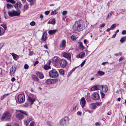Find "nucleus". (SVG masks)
I'll return each instance as SVG.
<instances>
[{
	"instance_id": "obj_22",
	"label": "nucleus",
	"mask_w": 126,
	"mask_h": 126,
	"mask_svg": "<svg viewBox=\"0 0 126 126\" xmlns=\"http://www.w3.org/2000/svg\"><path fill=\"white\" fill-rule=\"evenodd\" d=\"M12 55L14 59L15 60H17V59L19 58L18 56L14 53H12Z\"/></svg>"
},
{
	"instance_id": "obj_38",
	"label": "nucleus",
	"mask_w": 126,
	"mask_h": 126,
	"mask_svg": "<svg viewBox=\"0 0 126 126\" xmlns=\"http://www.w3.org/2000/svg\"><path fill=\"white\" fill-rule=\"evenodd\" d=\"M58 13V12L56 10H54V11H52L51 13V15H54Z\"/></svg>"
},
{
	"instance_id": "obj_62",
	"label": "nucleus",
	"mask_w": 126,
	"mask_h": 126,
	"mask_svg": "<svg viewBox=\"0 0 126 126\" xmlns=\"http://www.w3.org/2000/svg\"><path fill=\"white\" fill-rule=\"evenodd\" d=\"M81 112L80 111H78L77 113V114L79 115H81Z\"/></svg>"
},
{
	"instance_id": "obj_48",
	"label": "nucleus",
	"mask_w": 126,
	"mask_h": 126,
	"mask_svg": "<svg viewBox=\"0 0 126 126\" xmlns=\"http://www.w3.org/2000/svg\"><path fill=\"white\" fill-rule=\"evenodd\" d=\"M101 97L102 98H103L105 96V94H104L102 92H101Z\"/></svg>"
},
{
	"instance_id": "obj_44",
	"label": "nucleus",
	"mask_w": 126,
	"mask_h": 126,
	"mask_svg": "<svg viewBox=\"0 0 126 126\" xmlns=\"http://www.w3.org/2000/svg\"><path fill=\"white\" fill-rule=\"evenodd\" d=\"M35 23L34 21L31 22L30 23V25L32 26H34L35 25Z\"/></svg>"
},
{
	"instance_id": "obj_52",
	"label": "nucleus",
	"mask_w": 126,
	"mask_h": 126,
	"mask_svg": "<svg viewBox=\"0 0 126 126\" xmlns=\"http://www.w3.org/2000/svg\"><path fill=\"white\" fill-rule=\"evenodd\" d=\"M27 119L28 121L30 122L32 120V118L31 117H30L27 118Z\"/></svg>"
},
{
	"instance_id": "obj_16",
	"label": "nucleus",
	"mask_w": 126,
	"mask_h": 126,
	"mask_svg": "<svg viewBox=\"0 0 126 126\" xmlns=\"http://www.w3.org/2000/svg\"><path fill=\"white\" fill-rule=\"evenodd\" d=\"M16 117L18 119L21 120L23 118L24 116L20 113H18L16 114Z\"/></svg>"
},
{
	"instance_id": "obj_54",
	"label": "nucleus",
	"mask_w": 126,
	"mask_h": 126,
	"mask_svg": "<svg viewBox=\"0 0 126 126\" xmlns=\"http://www.w3.org/2000/svg\"><path fill=\"white\" fill-rule=\"evenodd\" d=\"M50 11H46L45 12V14L46 15H48Z\"/></svg>"
},
{
	"instance_id": "obj_18",
	"label": "nucleus",
	"mask_w": 126,
	"mask_h": 126,
	"mask_svg": "<svg viewBox=\"0 0 126 126\" xmlns=\"http://www.w3.org/2000/svg\"><path fill=\"white\" fill-rule=\"evenodd\" d=\"M102 91L104 92H106L108 90V87L106 85H102Z\"/></svg>"
},
{
	"instance_id": "obj_36",
	"label": "nucleus",
	"mask_w": 126,
	"mask_h": 126,
	"mask_svg": "<svg viewBox=\"0 0 126 126\" xmlns=\"http://www.w3.org/2000/svg\"><path fill=\"white\" fill-rule=\"evenodd\" d=\"M7 2H10L12 4H14L15 3V1L14 0H6Z\"/></svg>"
},
{
	"instance_id": "obj_4",
	"label": "nucleus",
	"mask_w": 126,
	"mask_h": 126,
	"mask_svg": "<svg viewBox=\"0 0 126 126\" xmlns=\"http://www.w3.org/2000/svg\"><path fill=\"white\" fill-rule=\"evenodd\" d=\"M8 15L10 16L13 17L14 16H19L20 13V11H15L12 10L8 12Z\"/></svg>"
},
{
	"instance_id": "obj_34",
	"label": "nucleus",
	"mask_w": 126,
	"mask_h": 126,
	"mask_svg": "<svg viewBox=\"0 0 126 126\" xmlns=\"http://www.w3.org/2000/svg\"><path fill=\"white\" fill-rule=\"evenodd\" d=\"M98 73L101 76L105 74V73L104 72L100 71H98Z\"/></svg>"
},
{
	"instance_id": "obj_46",
	"label": "nucleus",
	"mask_w": 126,
	"mask_h": 126,
	"mask_svg": "<svg viewBox=\"0 0 126 126\" xmlns=\"http://www.w3.org/2000/svg\"><path fill=\"white\" fill-rule=\"evenodd\" d=\"M102 103L101 102H97L95 103L96 106L97 105L98 106H100L101 105Z\"/></svg>"
},
{
	"instance_id": "obj_30",
	"label": "nucleus",
	"mask_w": 126,
	"mask_h": 126,
	"mask_svg": "<svg viewBox=\"0 0 126 126\" xmlns=\"http://www.w3.org/2000/svg\"><path fill=\"white\" fill-rule=\"evenodd\" d=\"M9 94H4L3 95L1 96L0 98L1 100H2L5 98L6 97L8 96Z\"/></svg>"
},
{
	"instance_id": "obj_14",
	"label": "nucleus",
	"mask_w": 126,
	"mask_h": 126,
	"mask_svg": "<svg viewBox=\"0 0 126 126\" xmlns=\"http://www.w3.org/2000/svg\"><path fill=\"white\" fill-rule=\"evenodd\" d=\"M66 46V41L65 40H63L62 41L60 45V47L62 48H65Z\"/></svg>"
},
{
	"instance_id": "obj_50",
	"label": "nucleus",
	"mask_w": 126,
	"mask_h": 126,
	"mask_svg": "<svg viewBox=\"0 0 126 126\" xmlns=\"http://www.w3.org/2000/svg\"><path fill=\"white\" fill-rule=\"evenodd\" d=\"M28 67H29V66L28 64H25L24 65V68L25 69H28Z\"/></svg>"
},
{
	"instance_id": "obj_59",
	"label": "nucleus",
	"mask_w": 126,
	"mask_h": 126,
	"mask_svg": "<svg viewBox=\"0 0 126 126\" xmlns=\"http://www.w3.org/2000/svg\"><path fill=\"white\" fill-rule=\"evenodd\" d=\"M105 26V24L104 23H103L102 24H101L100 25V26L101 28L104 27Z\"/></svg>"
},
{
	"instance_id": "obj_31",
	"label": "nucleus",
	"mask_w": 126,
	"mask_h": 126,
	"mask_svg": "<svg viewBox=\"0 0 126 126\" xmlns=\"http://www.w3.org/2000/svg\"><path fill=\"white\" fill-rule=\"evenodd\" d=\"M53 60L55 62L57 63L59 60V58L57 57H55L53 58Z\"/></svg>"
},
{
	"instance_id": "obj_7",
	"label": "nucleus",
	"mask_w": 126,
	"mask_h": 126,
	"mask_svg": "<svg viewBox=\"0 0 126 126\" xmlns=\"http://www.w3.org/2000/svg\"><path fill=\"white\" fill-rule=\"evenodd\" d=\"M60 64L61 66L65 68L67 65V61L64 59H62L60 60Z\"/></svg>"
},
{
	"instance_id": "obj_57",
	"label": "nucleus",
	"mask_w": 126,
	"mask_h": 126,
	"mask_svg": "<svg viewBox=\"0 0 126 126\" xmlns=\"http://www.w3.org/2000/svg\"><path fill=\"white\" fill-rule=\"evenodd\" d=\"M122 34H126V31L124 30L122 32Z\"/></svg>"
},
{
	"instance_id": "obj_20",
	"label": "nucleus",
	"mask_w": 126,
	"mask_h": 126,
	"mask_svg": "<svg viewBox=\"0 0 126 126\" xmlns=\"http://www.w3.org/2000/svg\"><path fill=\"white\" fill-rule=\"evenodd\" d=\"M57 31V30H50L48 31V33L49 34L52 35L55 34Z\"/></svg>"
},
{
	"instance_id": "obj_28",
	"label": "nucleus",
	"mask_w": 126,
	"mask_h": 126,
	"mask_svg": "<svg viewBox=\"0 0 126 126\" xmlns=\"http://www.w3.org/2000/svg\"><path fill=\"white\" fill-rule=\"evenodd\" d=\"M44 69L46 70H47L50 68V66L49 65V63L47 65H46L44 67Z\"/></svg>"
},
{
	"instance_id": "obj_12",
	"label": "nucleus",
	"mask_w": 126,
	"mask_h": 126,
	"mask_svg": "<svg viewBox=\"0 0 126 126\" xmlns=\"http://www.w3.org/2000/svg\"><path fill=\"white\" fill-rule=\"evenodd\" d=\"M56 82V80L49 79H47L46 82L47 84H50L51 83H55Z\"/></svg>"
},
{
	"instance_id": "obj_2",
	"label": "nucleus",
	"mask_w": 126,
	"mask_h": 126,
	"mask_svg": "<svg viewBox=\"0 0 126 126\" xmlns=\"http://www.w3.org/2000/svg\"><path fill=\"white\" fill-rule=\"evenodd\" d=\"M12 116L8 111H6L3 113L2 116L0 119L1 121H3L5 120L7 121H10Z\"/></svg>"
},
{
	"instance_id": "obj_41",
	"label": "nucleus",
	"mask_w": 126,
	"mask_h": 126,
	"mask_svg": "<svg viewBox=\"0 0 126 126\" xmlns=\"http://www.w3.org/2000/svg\"><path fill=\"white\" fill-rule=\"evenodd\" d=\"M1 26L4 28V30L6 29L7 27L6 25V24H2L1 25Z\"/></svg>"
},
{
	"instance_id": "obj_49",
	"label": "nucleus",
	"mask_w": 126,
	"mask_h": 126,
	"mask_svg": "<svg viewBox=\"0 0 126 126\" xmlns=\"http://www.w3.org/2000/svg\"><path fill=\"white\" fill-rule=\"evenodd\" d=\"M86 62V61L85 60H84L82 62V63L80 65L81 67L83 66L84 64Z\"/></svg>"
},
{
	"instance_id": "obj_23",
	"label": "nucleus",
	"mask_w": 126,
	"mask_h": 126,
	"mask_svg": "<svg viewBox=\"0 0 126 126\" xmlns=\"http://www.w3.org/2000/svg\"><path fill=\"white\" fill-rule=\"evenodd\" d=\"M96 107V106L95 103L91 104L90 105V107L91 109H94Z\"/></svg>"
},
{
	"instance_id": "obj_26",
	"label": "nucleus",
	"mask_w": 126,
	"mask_h": 126,
	"mask_svg": "<svg viewBox=\"0 0 126 126\" xmlns=\"http://www.w3.org/2000/svg\"><path fill=\"white\" fill-rule=\"evenodd\" d=\"M4 30L2 28L0 27V35L3 34L5 32Z\"/></svg>"
},
{
	"instance_id": "obj_33",
	"label": "nucleus",
	"mask_w": 126,
	"mask_h": 126,
	"mask_svg": "<svg viewBox=\"0 0 126 126\" xmlns=\"http://www.w3.org/2000/svg\"><path fill=\"white\" fill-rule=\"evenodd\" d=\"M32 78L35 81H38L39 80V79L35 75H33L32 76Z\"/></svg>"
},
{
	"instance_id": "obj_29",
	"label": "nucleus",
	"mask_w": 126,
	"mask_h": 126,
	"mask_svg": "<svg viewBox=\"0 0 126 126\" xmlns=\"http://www.w3.org/2000/svg\"><path fill=\"white\" fill-rule=\"evenodd\" d=\"M6 6L7 9L8 10L11 9L13 7L12 5L9 3L7 4Z\"/></svg>"
},
{
	"instance_id": "obj_53",
	"label": "nucleus",
	"mask_w": 126,
	"mask_h": 126,
	"mask_svg": "<svg viewBox=\"0 0 126 126\" xmlns=\"http://www.w3.org/2000/svg\"><path fill=\"white\" fill-rule=\"evenodd\" d=\"M124 59V57H122L121 58H120V59H119L118 61L119 62H120L121 61H122L123 59Z\"/></svg>"
},
{
	"instance_id": "obj_64",
	"label": "nucleus",
	"mask_w": 126,
	"mask_h": 126,
	"mask_svg": "<svg viewBox=\"0 0 126 126\" xmlns=\"http://www.w3.org/2000/svg\"><path fill=\"white\" fill-rule=\"evenodd\" d=\"M44 47L46 49H47L48 48L47 45H45L44 46Z\"/></svg>"
},
{
	"instance_id": "obj_56",
	"label": "nucleus",
	"mask_w": 126,
	"mask_h": 126,
	"mask_svg": "<svg viewBox=\"0 0 126 126\" xmlns=\"http://www.w3.org/2000/svg\"><path fill=\"white\" fill-rule=\"evenodd\" d=\"M34 122H32L30 124V126H34Z\"/></svg>"
},
{
	"instance_id": "obj_60",
	"label": "nucleus",
	"mask_w": 126,
	"mask_h": 126,
	"mask_svg": "<svg viewBox=\"0 0 126 126\" xmlns=\"http://www.w3.org/2000/svg\"><path fill=\"white\" fill-rule=\"evenodd\" d=\"M39 63V62L38 61H35L34 64L33 65L34 66H35L37 64Z\"/></svg>"
},
{
	"instance_id": "obj_47",
	"label": "nucleus",
	"mask_w": 126,
	"mask_h": 126,
	"mask_svg": "<svg viewBox=\"0 0 126 126\" xmlns=\"http://www.w3.org/2000/svg\"><path fill=\"white\" fill-rule=\"evenodd\" d=\"M30 2V4L31 6L33 5L34 4V0H31L30 1H29Z\"/></svg>"
},
{
	"instance_id": "obj_61",
	"label": "nucleus",
	"mask_w": 126,
	"mask_h": 126,
	"mask_svg": "<svg viewBox=\"0 0 126 126\" xmlns=\"http://www.w3.org/2000/svg\"><path fill=\"white\" fill-rule=\"evenodd\" d=\"M33 54V52L32 51H30L29 54V55L30 56H31Z\"/></svg>"
},
{
	"instance_id": "obj_5",
	"label": "nucleus",
	"mask_w": 126,
	"mask_h": 126,
	"mask_svg": "<svg viewBox=\"0 0 126 126\" xmlns=\"http://www.w3.org/2000/svg\"><path fill=\"white\" fill-rule=\"evenodd\" d=\"M49 76L51 78H56L58 76L57 73L55 70L50 71L49 72Z\"/></svg>"
},
{
	"instance_id": "obj_39",
	"label": "nucleus",
	"mask_w": 126,
	"mask_h": 126,
	"mask_svg": "<svg viewBox=\"0 0 126 126\" xmlns=\"http://www.w3.org/2000/svg\"><path fill=\"white\" fill-rule=\"evenodd\" d=\"M91 90L92 91H95V90H97V89L96 88V85H95L92 87L91 89Z\"/></svg>"
},
{
	"instance_id": "obj_6",
	"label": "nucleus",
	"mask_w": 126,
	"mask_h": 126,
	"mask_svg": "<svg viewBox=\"0 0 126 126\" xmlns=\"http://www.w3.org/2000/svg\"><path fill=\"white\" fill-rule=\"evenodd\" d=\"M18 99L19 102L22 103L24 102L25 100V97L24 94H20L18 95Z\"/></svg>"
},
{
	"instance_id": "obj_55",
	"label": "nucleus",
	"mask_w": 126,
	"mask_h": 126,
	"mask_svg": "<svg viewBox=\"0 0 126 126\" xmlns=\"http://www.w3.org/2000/svg\"><path fill=\"white\" fill-rule=\"evenodd\" d=\"M4 44L3 43H0V48L1 49L3 46Z\"/></svg>"
},
{
	"instance_id": "obj_15",
	"label": "nucleus",
	"mask_w": 126,
	"mask_h": 126,
	"mask_svg": "<svg viewBox=\"0 0 126 126\" xmlns=\"http://www.w3.org/2000/svg\"><path fill=\"white\" fill-rule=\"evenodd\" d=\"M47 33L44 32L43 33V35L42 37V40L43 41H45L47 39Z\"/></svg>"
},
{
	"instance_id": "obj_27",
	"label": "nucleus",
	"mask_w": 126,
	"mask_h": 126,
	"mask_svg": "<svg viewBox=\"0 0 126 126\" xmlns=\"http://www.w3.org/2000/svg\"><path fill=\"white\" fill-rule=\"evenodd\" d=\"M126 40V36L122 37L120 40V42L121 43H123Z\"/></svg>"
},
{
	"instance_id": "obj_11",
	"label": "nucleus",
	"mask_w": 126,
	"mask_h": 126,
	"mask_svg": "<svg viewBox=\"0 0 126 126\" xmlns=\"http://www.w3.org/2000/svg\"><path fill=\"white\" fill-rule=\"evenodd\" d=\"M16 66H13L11 68L10 72V74L11 76H12L13 74L15 73L16 69Z\"/></svg>"
},
{
	"instance_id": "obj_51",
	"label": "nucleus",
	"mask_w": 126,
	"mask_h": 126,
	"mask_svg": "<svg viewBox=\"0 0 126 126\" xmlns=\"http://www.w3.org/2000/svg\"><path fill=\"white\" fill-rule=\"evenodd\" d=\"M67 12L66 11H64L62 12V15L63 16H64L66 15L67 14Z\"/></svg>"
},
{
	"instance_id": "obj_24",
	"label": "nucleus",
	"mask_w": 126,
	"mask_h": 126,
	"mask_svg": "<svg viewBox=\"0 0 126 126\" xmlns=\"http://www.w3.org/2000/svg\"><path fill=\"white\" fill-rule=\"evenodd\" d=\"M79 43V47L80 49L83 50L84 49V47L83 46L82 43L81 42H80Z\"/></svg>"
},
{
	"instance_id": "obj_1",
	"label": "nucleus",
	"mask_w": 126,
	"mask_h": 126,
	"mask_svg": "<svg viewBox=\"0 0 126 126\" xmlns=\"http://www.w3.org/2000/svg\"><path fill=\"white\" fill-rule=\"evenodd\" d=\"M84 24L82 21L79 20L76 22L73 26L72 29L74 31H80L84 29L85 27L83 26Z\"/></svg>"
},
{
	"instance_id": "obj_19",
	"label": "nucleus",
	"mask_w": 126,
	"mask_h": 126,
	"mask_svg": "<svg viewBox=\"0 0 126 126\" xmlns=\"http://www.w3.org/2000/svg\"><path fill=\"white\" fill-rule=\"evenodd\" d=\"M85 55V53L84 52H81L79 54L77 55L76 56V57L78 58H83Z\"/></svg>"
},
{
	"instance_id": "obj_42",
	"label": "nucleus",
	"mask_w": 126,
	"mask_h": 126,
	"mask_svg": "<svg viewBox=\"0 0 126 126\" xmlns=\"http://www.w3.org/2000/svg\"><path fill=\"white\" fill-rule=\"evenodd\" d=\"M71 38L73 40H75L77 39L76 37L74 36L73 35L71 36Z\"/></svg>"
},
{
	"instance_id": "obj_25",
	"label": "nucleus",
	"mask_w": 126,
	"mask_h": 126,
	"mask_svg": "<svg viewBox=\"0 0 126 126\" xmlns=\"http://www.w3.org/2000/svg\"><path fill=\"white\" fill-rule=\"evenodd\" d=\"M17 111L20 112L21 113L23 114L26 115L27 116H28L27 112L23 110H17Z\"/></svg>"
},
{
	"instance_id": "obj_8",
	"label": "nucleus",
	"mask_w": 126,
	"mask_h": 126,
	"mask_svg": "<svg viewBox=\"0 0 126 126\" xmlns=\"http://www.w3.org/2000/svg\"><path fill=\"white\" fill-rule=\"evenodd\" d=\"M92 98L94 100H97L100 98V96L99 94L97 92L94 93L92 96Z\"/></svg>"
},
{
	"instance_id": "obj_3",
	"label": "nucleus",
	"mask_w": 126,
	"mask_h": 126,
	"mask_svg": "<svg viewBox=\"0 0 126 126\" xmlns=\"http://www.w3.org/2000/svg\"><path fill=\"white\" fill-rule=\"evenodd\" d=\"M69 120V119L68 117L65 116L60 120L59 123L61 126H65L67 125Z\"/></svg>"
},
{
	"instance_id": "obj_17",
	"label": "nucleus",
	"mask_w": 126,
	"mask_h": 126,
	"mask_svg": "<svg viewBox=\"0 0 126 126\" xmlns=\"http://www.w3.org/2000/svg\"><path fill=\"white\" fill-rule=\"evenodd\" d=\"M36 74L41 79H42L44 78L43 75L41 73L37 72L36 73Z\"/></svg>"
},
{
	"instance_id": "obj_13",
	"label": "nucleus",
	"mask_w": 126,
	"mask_h": 126,
	"mask_svg": "<svg viewBox=\"0 0 126 126\" xmlns=\"http://www.w3.org/2000/svg\"><path fill=\"white\" fill-rule=\"evenodd\" d=\"M35 100V98L30 96H28V101L31 104H33V102Z\"/></svg>"
},
{
	"instance_id": "obj_32",
	"label": "nucleus",
	"mask_w": 126,
	"mask_h": 126,
	"mask_svg": "<svg viewBox=\"0 0 126 126\" xmlns=\"http://www.w3.org/2000/svg\"><path fill=\"white\" fill-rule=\"evenodd\" d=\"M28 8V6L27 4L24 5L23 7V9H22L23 12H24L26 10H27Z\"/></svg>"
},
{
	"instance_id": "obj_37",
	"label": "nucleus",
	"mask_w": 126,
	"mask_h": 126,
	"mask_svg": "<svg viewBox=\"0 0 126 126\" xmlns=\"http://www.w3.org/2000/svg\"><path fill=\"white\" fill-rule=\"evenodd\" d=\"M59 73L60 74L62 75H63L64 74V72L63 70L60 69L59 70Z\"/></svg>"
},
{
	"instance_id": "obj_21",
	"label": "nucleus",
	"mask_w": 126,
	"mask_h": 126,
	"mask_svg": "<svg viewBox=\"0 0 126 126\" xmlns=\"http://www.w3.org/2000/svg\"><path fill=\"white\" fill-rule=\"evenodd\" d=\"M22 4L20 3V2H17L16 5H15V7L16 8H21L22 6Z\"/></svg>"
},
{
	"instance_id": "obj_45",
	"label": "nucleus",
	"mask_w": 126,
	"mask_h": 126,
	"mask_svg": "<svg viewBox=\"0 0 126 126\" xmlns=\"http://www.w3.org/2000/svg\"><path fill=\"white\" fill-rule=\"evenodd\" d=\"M24 122L25 124L26 125H27L30 122L29 121H28V120L27 119V120H24Z\"/></svg>"
},
{
	"instance_id": "obj_63",
	"label": "nucleus",
	"mask_w": 126,
	"mask_h": 126,
	"mask_svg": "<svg viewBox=\"0 0 126 126\" xmlns=\"http://www.w3.org/2000/svg\"><path fill=\"white\" fill-rule=\"evenodd\" d=\"M113 12L111 11L110 13L108 14H109L110 16H111L112 15V14L113 13Z\"/></svg>"
},
{
	"instance_id": "obj_10",
	"label": "nucleus",
	"mask_w": 126,
	"mask_h": 126,
	"mask_svg": "<svg viewBox=\"0 0 126 126\" xmlns=\"http://www.w3.org/2000/svg\"><path fill=\"white\" fill-rule=\"evenodd\" d=\"M63 56L69 60H70L71 59V55L68 53L64 52L63 54Z\"/></svg>"
},
{
	"instance_id": "obj_58",
	"label": "nucleus",
	"mask_w": 126,
	"mask_h": 126,
	"mask_svg": "<svg viewBox=\"0 0 126 126\" xmlns=\"http://www.w3.org/2000/svg\"><path fill=\"white\" fill-rule=\"evenodd\" d=\"M100 124V123L99 122H96L95 123V125L96 126H99Z\"/></svg>"
},
{
	"instance_id": "obj_40",
	"label": "nucleus",
	"mask_w": 126,
	"mask_h": 126,
	"mask_svg": "<svg viewBox=\"0 0 126 126\" xmlns=\"http://www.w3.org/2000/svg\"><path fill=\"white\" fill-rule=\"evenodd\" d=\"M116 27V25L115 24H112L110 27V29L111 30H113L114 28Z\"/></svg>"
},
{
	"instance_id": "obj_43",
	"label": "nucleus",
	"mask_w": 126,
	"mask_h": 126,
	"mask_svg": "<svg viewBox=\"0 0 126 126\" xmlns=\"http://www.w3.org/2000/svg\"><path fill=\"white\" fill-rule=\"evenodd\" d=\"M51 24L52 25H54L56 23V21L54 19H52L51 22Z\"/></svg>"
},
{
	"instance_id": "obj_9",
	"label": "nucleus",
	"mask_w": 126,
	"mask_h": 126,
	"mask_svg": "<svg viewBox=\"0 0 126 126\" xmlns=\"http://www.w3.org/2000/svg\"><path fill=\"white\" fill-rule=\"evenodd\" d=\"M80 101V104L82 108H83L86 105V101L84 97H82Z\"/></svg>"
},
{
	"instance_id": "obj_35",
	"label": "nucleus",
	"mask_w": 126,
	"mask_h": 126,
	"mask_svg": "<svg viewBox=\"0 0 126 126\" xmlns=\"http://www.w3.org/2000/svg\"><path fill=\"white\" fill-rule=\"evenodd\" d=\"M96 88L97 90H100L102 88V85H96Z\"/></svg>"
}]
</instances>
